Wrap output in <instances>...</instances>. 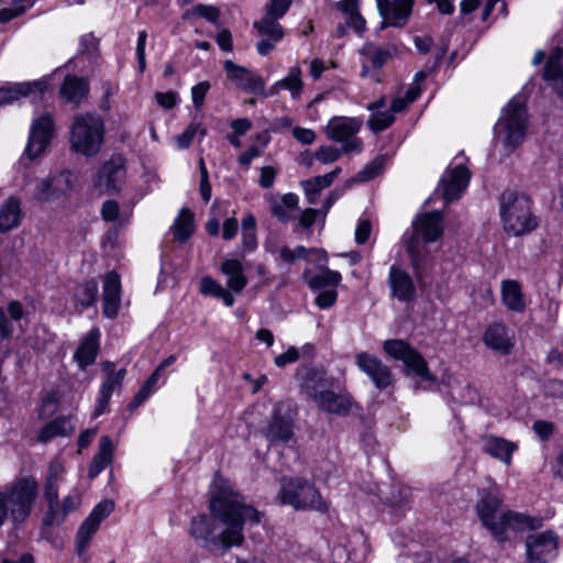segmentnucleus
<instances>
[{"instance_id": "29", "label": "nucleus", "mask_w": 563, "mask_h": 563, "mask_svg": "<svg viewBox=\"0 0 563 563\" xmlns=\"http://www.w3.org/2000/svg\"><path fill=\"white\" fill-rule=\"evenodd\" d=\"M282 90H287L290 97L299 99L303 90L302 73L300 67L294 66L288 69L287 75L274 82L267 90V97L278 95Z\"/></svg>"}, {"instance_id": "64", "label": "nucleus", "mask_w": 563, "mask_h": 563, "mask_svg": "<svg viewBox=\"0 0 563 563\" xmlns=\"http://www.w3.org/2000/svg\"><path fill=\"white\" fill-rule=\"evenodd\" d=\"M544 394L547 397H563V382L559 379H550L544 384Z\"/></svg>"}, {"instance_id": "48", "label": "nucleus", "mask_w": 563, "mask_h": 563, "mask_svg": "<svg viewBox=\"0 0 563 563\" xmlns=\"http://www.w3.org/2000/svg\"><path fill=\"white\" fill-rule=\"evenodd\" d=\"M207 133V130L202 126V124L200 123H191L187 126V129L176 135L174 137V141L177 145V148L179 150H185V148H188L194 140V137L199 134L200 137H205Z\"/></svg>"}, {"instance_id": "49", "label": "nucleus", "mask_w": 563, "mask_h": 563, "mask_svg": "<svg viewBox=\"0 0 563 563\" xmlns=\"http://www.w3.org/2000/svg\"><path fill=\"white\" fill-rule=\"evenodd\" d=\"M394 121L395 114L389 109L386 111L373 112L367 121V125L373 132L378 133L389 128Z\"/></svg>"}, {"instance_id": "38", "label": "nucleus", "mask_w": 563, "mask_h": 563, "mask_svg": "<svg viewBox=\"0 0 563 563\" xmlns=\"http://www.w3.org/2000/svg\"><path fill=\"white\" fill-rule=\"evenodd\" d=\"M336 9L346 15V24L356 33L362 34L366 30V21L360 13V0H341Z\"/></svg>"}, {"instance_id": "42", "label": "nucleus", "mask_w": 563, "mask_h": 563, "mask_svg": "<svg viewBox=\"0 0 563 563\" xmlns=\"http://www.w3.org/2000/svg\"><path fill=\"white\" fill-rule=\"evenodd\" d=\"M253 27L262 37L271 38L274 42H280L285 35L284 29L278 19L267 15L262 16L253 23Z\"/></svg>"}, {"instance_id": "18", "label": "nucleus", "mask_w": 563, "mask_h": 563, "mask_svg": "<svg viewBox=\"0 0 563 563\" xmlns=\"http://www.w3.org/2000/svg\"><path fill=\"white\" fill-rule=\"evenodd\" d=\"M223 66L228 78L232 80L238 88L247 93L267 97L265 81L261 76L253 74L243 66L234 64L230 59L225 60Z\"/></svg>"}, {"instance_id": "43", "label": "nucleus", "mask_w": 563, "mask_h": 563, "mask_svg": "<svg viewBox=\"0 0 563 563\" xmlns=\"http://www.w3.org/2000/svg\"><path fill=\"white\" fill-rule=\"evenodd\" d=\"M98 296V283L95 279L85 280L75 289V302L81 308H87L95 303Z\"/></svg>"}, {"instance_id": "6", "label": "nucleus", "mask_w": 563, "mask_h": 563, "mask_svg": "<svg viewBox=\"0 0 563 563\" xmlns=\"http://www.w3.org/2000/svg\"><path fill=\"white\" fill-rule=\"evenodd\" d=\"M499 214L507 234L520 236L537 228L528 197L515 191H505L499 200Z\"/></svg>"}, {"instance_id": "58", "label": "nucleus", "mask_w": 563, "mask_h": 563, "mask_svg": "<svg viewBox=\"0 0 563 563\" xmlns=\"http://www.w3.org/2000/svg\"><path fill=\"white\" fill-rule=\"evenodd\" d=\"M309 254H314L317 256L318 262H320L322 264H327V262H328V256H327V253L324 250H318V249L308 250L302 245H299L296 249H294L295 261L300 260V258H302V260L308 258Z\"/></svg>"}, {"instance_id": "59", "label": "nucleus", "mask_w": 563, "mask_h": 563, "mask_svg": "<svg viewBox=\"0 0 563 563\" xmlns=\"http://www.w3.org/2000/svg\"><path fill=\"white\" fill-rule=\"evenodd\" d=\"M147 40L146 31H140L137 34V43H136V57L139 63V69L141 73L145 70L146 60H145V45Z\"/></svg>"}, {"instance_id": "52", "label": "nucleus", "mask_w": 563, "mask_h": 563, "mask_svg": "<svg viewBox=\"0 0 563 563\" xmlns=\"http://www.w3.org/2000/svg\"><path fill=\"white\" fill-rule=\"evenodd\" d=\"M194 15L206 19L207 21L218 24L220 18V10L210 4H197L191 10Z\"/></svg>"}, {"instance_id": "34", "label": "nucleus", "mask_w": 563, "mask_h": 563, "mask_svg": "<svg viewBox=\"0 0 563 563\" xmlns=\"http://www.w3.org/2000/svg\"><path fill=\"white\" fill-rule=\"evenodd\" d=\"M340 173L341 168L336 167L335 169L325 175L316 176L310 179L302 180L300 185L305 192L307 201L310 205L316 203L320 191L324 188L330 187Z\"/></svg>"}, {"instance_id": "27", "label": "nucleus", "mask_w": 563, "mask_h": 563, "mask_svg": "<svg viewBox=\"0 0 563 563\" xmlns=\"http://www.w3.org/2000/svg\"><path fill=\"white\" fill-rule=\"evenodd\" d=\"M100 330L92 328L81 340L74 353V360L80 369L93 364L99 352Z\"/></svg>"}, {"instance_id": "25", "label": "nucleus", "mask_w": 563, "mask_h": 563, "mask_svg": "<svg viewBox=\"0 0 563 563\" xmlns=\"http://www.w3.org/2000/svg\"><path fill=\"white\" fill-rule=\"evenodd\" d=\"M103 314L109 319L118 316L121 305V279L115 272L103 277Z\"/></svg>"}, {"instance_id": "23", "label": "nucleus", "mask_w": 563, "mask_h": 563, "mask_svg": "<svg viewBox=\"0 0 563 563\" xmlns=\"http://www.w3.org/2000/svg\"><path fill=\"white\" fill-rule=\"evenodd\" d=\"M391 296L401 302H410L416 296V287L411 276L401 267L391 265L388 274Z\"/></svg>"}, {"instance_id": "56", "label": "nucleus", "mask_w": 563, "mask_h": 563, "mask_svg": "<svg viewBox=\"0 0 563 563\" xmlns=\"http://www.w3.org/2000/svg\"><path fill=\"white\" fill-rule=\"evenodd\" d=\"M210 89V82L205 80L191 88V99L195 108L200 110L203 106L205 98Z\"/></svg>"}, {"instance_id": "62", "label": "nucleus", "mask_w": 563, "mask_h": 563, "mask_svg": "<svg viewBox=\"0 0 563 563\" xmlns=\"http://www.w3.org/2000/svg\"><path fill=\"white\" fill-rule=\"evenodd\" d=\"M382 164L377 161L365 166L356 176L358 181H367L375 178L380 173Z\"/></svg>"}, {"instance_id": "54", "label": "nucleus", "mask_w": 563, "mask_h": 563, "mask_svg": "<svg viewBox=\"0 0 563 563\" xmlns=\"http://www.w3.org/2000/svg\"><path fill=\"white\" fill-rule=\"evenodd\" d=\"M114 509V504L112 500L106 499L97 504L91 512L89 514V517L97 520L98 523H101L102 520H104Z\"/></svg>"}, {"instance_id": "15", "label": "nucleus", "mask_w": 563, "mask_h": 563, "mask_svg": "<svg viewBox=\"0 0 563 563\" xmlns=\"http://www.w3.org/2000/svg\"><path fill=\"white\" fill-rule=\"evenodd\" d=\"M54 133V122L49 114L35 119L31 125L25 154L34 159L42 155L49 144Z\"/></svg>"}, {"instance_id": "7", "label": "nucleus", "mask_w": 563, "mask_h": 563, "mask_svg": "<svg viewBox=\"0 0 563 563\" xmlns=\"http://www.w3.org/2000/svg\"><path fill=\"white\" fill-rule=\"evenodd\" d=\"M277 498L282 505L291 506L296 510H314L327 512L330 504L316 486L302 478H289L282 483Z\"/></svg>"}, {"instance_id": "28", "label": "nucleus", "mask_w": 563, "mask_h": 563, "mask_svg": "<svg viewBox=\"0 0 563 563\" xmlns=\"http://www.w3.org/2000/svg\"><path fill=\"white\" fill-rule=\"evenodd\" d=\"M544 79L563 101V51L554 48L545 64Z\"/></svg>"}, {"instance_id": "44", "label": "nucleus", "mask_w": 563, "mask_h": 563, "mask_svg": "<svg viewBox=\"0 0 563 563\" xmlns=\"http://www.w3.org/2000/svg\"><path fill=\"white\" fill-rule=\"evenodd\" d=\"M194 232V217L189 210H181L173 225L174 238L184 243Z\"/></svg>"}, {"instance_id": "16", "label": "nucleus", "mask_w": 563, "mask_h": 563, "mask_svg": "<svg viewBox=\"0 0 563 563\" xmlns=\"http://www.w3.org/2000/svg\"><path fill=\"white\" fill-rule=\"evenodd\" d=\"M358 369L364 373L378 389L389 387L394 382L390 368L373 354L361 352L355 355Z\"/></svg>"}, {"instance_id": "32", "label": "nucleus", "mask_w": 563, "mask_h": 563, "mask_svg": "<svg viewBox=\"0 0 563 563\" xmlns=\"http://www.w3.org/2000/svg\"><path fill=\"white\" fill-rule=\"evenodd\" d=\"M220 271L228 277L227 286L234 292H241L247 285L244 267L241 261L228 258L221 263Z\"/></svg>"}, {"instance_id": "22", "label": "nucleus", "mask_w": 563, "mask_h": 563, "mask_svg": "<svg viewBox=\"0 0 563 563\" xmlns=\"http://www.w3.org/2000/svg\"><path fill=\"white\" fill-rule=\"evenodd\" d=\"M47 89V81L44 79L8 84L0 88V106L9 104L20 100L22 97H40Z\"/></svg>"}, {"instance_id": "41", "label": "nucleus", "mask_w": 563, "mask_h": 563, "mask_svg": "<svg viewBox=\"0 0 563 563\" xmlns=\"http://www.w3.org/2000/svg\"><path fill=\"white\" fill-rule=\"evenodd\" d=\"M102 368L107 373V378L103 380L99 393L109 396L111 398L114 390L120 389L122 382L126 375V369H115L114 364L111 362L102 363Z\"/></svg>"}, {"instance_id": "61", "label": "nucleus", "mask_w": 563, "mask_h": 563, "mask_svg": "<svg viewBox=\"0 0 563 563\" xmlns=\"http://www.w3.org/2000/svg\"><path fill=\"white\" fill-rule=\"evenodd\" d=\"M292 136L303 145H310L316 141V133L311 129L295 126L292 129Z\"/></svg>"}, {"instance_id": "13", "label": "nucleus", "mask_w": 563, "mask_h": 563, "mask_svg": "<svg viewBox=\"0 0 563 563\" xmlns=\"http://www.w3.org/2000/svg\"><path fill=\"white\" fill-rule=\"evenodd\" d=\"M308 397L317 407L327 413L344 417L353 407V399L347 393H335L331 389H318L314 386H306Z\"/></svg>"}, {"instance_id": "47", "label": "nucleus", "mask_w": 563, "mask_h": 563, "mask_svg": "<svg viewBox=\"0 0 563 563\" xmlns=\"http://www.w3.org/2000/svg\"><path fill=\"white\" fill-rule=\"evenodd\" d=\"M159 378L161 377L157 373H152L129 404V409L131 411L139 408L156 390Z\"/></svg>"}, {"instance_id": "2", "label": "nucleus", "mask_w": 563, "mask_h": 563, "mask_svg": "<svg viewBox=\"0 0 563 563\" xmlns=\"http://www.w3.org/2000/svg\"><path fill=\"white\" fill-rule=\"evenodd\" d=\"M501 498L496 488L481 494L476 505L477 516L483 526L492 534L503 540L508 530H526L540 528L542 522L537 517H530L511 510H500Z\"/></svg>"}, {"instance_id": "50", "label": "nucleus", "mask_w": 563, "mask_h": 563, "mask_svg": "<svg viewBox=\"0 0 563 563\" xmlns=\"http://www.w3.org/2000/svg\"><path fill=\"white\" fill-rule=\"evenodd\" d=\"M420 93H421V90L417 85L410 87L406 91L404 97H397L393 100L391 106H390L391 112L395 114V113H399V112L404 111L410 103H412L413 101L417 100V98L420 96Z\"/></svg>"}, {"instance_id": "51", "label": "nucleus", "mask_w": 563, "mask_h": 563, "mask_svg": "<svg viewBox=\"0 0 563 563\" xmlns=\"http://www.w3.org/2000/svg\"><path fill=\"white\" fill-rule=\"evenodd\" d=\"M342 153H344L342 148L332 145H322L316 151L314 157L322 164H331L336 162Z\"/></svg>"}, {"instance_id": "10", "label": "nucleus", "mask_w": 563, "mask_h": 563, "mask_svg": "<svg viewBox=\"0 0 563 563\" xmlns=\"http://www.w3.org/2000/svg\"><path fill=\"white\" fill-rule=\"evenodd\" d=\"M386 354L396 361H401L407 369V374H415L423 380L435 382V377L430 373L427 361L411 345L402 340H386L383 344Z\"/></svg>"}, {"instance_id": "36", "label": "nucleus", "mask_w": 563, "mask_h": 563, "mask_svg": "<svg viewBox=\"0 0 563 563\" xmlns=\"http://www.w3.org/2000/svg\"><path fill=\"white\" fill-rule=\"evenodd\" d=\"M113 457V444L109 437L103 435L99 441L98 453L93 456L88 476L90 479L96 478L108 465L111 464Z\"/></svg>"}, {"instance_id": "35", "label": "nucleus", "mask_w": 563, "mask_h": 563, "mask_svg": "<svg viewBox=\"0 0 563 563\" xmlns=\"http://www.w3.org/2000/svg\"><path fill=\"white\" fill-rule=\"evenodd\" d=\"M517 448L516 443L498 437L490 435L484 440V451L490 456L500 460L507 466L511 464V456Z\"/></svg>"}, {"instance_id": "26", "label": "nucleus", "mask_w": 563, "mask_h": 563, "mask_svg": "<svg viewBox=\"0 0 563 563\" xmlns=\"http://www.w3.org/2000/svg\"><path fill=\"white\" fill-rule=\"evenodd\" d=\"M500 299L508 311L522 313L527 308V298L518 280L504 279L500 283Z\"/></svg>"}, {"instance_id": "19", "label": "nucleus", "mask_w": 563, "mask_h": 563, "mask_svg": "<svg viewBox=\"0 0 563 563\" xmlns=\"http://www.w3.org/2000/svg\"><path fill=\"white\" fill-rule=\"evenodd\" d=\"M125 175V161L122 156H112L100 167L96 186L100 191L112 194L121 188Z\"/></svg>"}, {"instance_id": "39", "label": "nucleus", "mask_w": 563, "mask_h": 563, "mask_svg": "<svg viewBox=\"0 0 563 563\" xmlns=\"http://www.w3.org/2000/svg\"><path fill=\"white\" fill-rule=\"evenodd\" d=\"M75 427L70 418L59 417L47 422L38 432V441L47 442L56 437H66L74 431Z\"/></svg>"}, {"instance_id": "46", "label": "nucleus", "mask_w": 563, "mask_h": 563, "mask_svg": "<svg viewBox=\"0 0 563 563\" xmlns=\"http://www.w3.org/2000/svg\"><path fill=\"white\" fill-rule=\"evenodd\" d=\"M307 284L312 289H320L327 286H338L342 279L341 274L336 271L325 269L322 273L314 275L310 278L307 273L303 274Z\"/></svg>"}, {"instance_id": "40", "label": "nucleus", "mask_w": 563, "mask_h": 563, "mask_svg": "<svg viewBox=\"0 0 563 563\" xmlns=\"http://www.w3.org/2000/svg\"><path fill=\"white\" fill-rule=\"evenodd\" d=\"M299 198L296 194L288 192L282 196L279 200L272 202V214L280 222H288L292 216L291 211L298 207Z\"/></svg>"}, {"instance_id": "4", "label": "nucleus", "mask_w": 563, "mask_h": 563, "mask_svg": "<svg viewBox=\"0 0 563 563\" xmlns=\"http://www.w3.org/2000/svg\"><path fill=\"white\" fill-rule=\"evenodd\" d=\"M527 128L525 98L518 95L503 108L494 128L495 141L501 144L505 156L510 155L522 143Z\"/></svg>"}, {"instance_id": "30", "label": "nucleus", "mask_w": 563, "mask_h": 563, "mask_svg": "<svg viewBox=\"0 0 563 563\" xmlns=\"http://www.w3.org/2000/svg\"><path fill=\"white\" fill-rule=\"evenodd\" d=\"M362 59V71L361 76L366 78L369 76V64L374 68H382L391 58L393 52L388 47L377 46L372 43H367L360 51Z\"/></svg>"}, {"instance_id": "1", "label": "nucleus", "mask_w": 563, "mask_h": 563, "mask_svg": "<svg viewBox=\"0 0 563 563\" xmlns=\"http://www.w3.org/2000/svg\"><path fill=\"white\" fill-rule=\"evenodd\" d=\"M210 516L198 515L191 519L189 533L197 544L210 552L225 553L244 542V528L261 522L263 514L246 504L231 488L216 493L209 503Z\"/></svg>"}, {"instance_id": "9", "label": "nucleus", "mask_w": 563, "mask_h": 563, "mask_svg": "<svg viewBox=\"0 0 563 563\" xmlns=\"http://www.w3.org/2000/svg\"><path fill=\"white\" fill-rule=\"evenodd\" d=\"M363 122L358 118L351 117H333L324 126V133L329 140L342 143L344 153H361L363 142L357 137Z\"/></svg>"}, {"instance_id": "57", "label": "nucleus", "mask_w": 563, "mask_h": 563, "mask_svg": "<svg viewBox=\"0 0 563 563\" xmlns=\"http://www.w3.org/2000/svg\"><path fill=\"white\" fill-rule=\"evenodd\" d=\"M200 169V194L202 199L208 202L211 199V186L208 178V170L203 158L199 159Z\"/></svg>"}, {"instance_id": "24", "label": "nucleus", "mask_w": 563, "mask_h": 563, "mask_svg": "<svg viewBox=\"0 0 563 563\" xmlns=\"http://www.w3.org/2000/svg\"><path fill=\"white\" fill-rule=\"evenodd\" d=\"M485 345L501 354H509L515 345L514 334L503 322L490 323L483 335Z\"/></svg>"}, {"instance_id": "3", "label": "nucleus", "mask_w": 563, "mask_h": 563, "mask_svg": "<svg viewBox=\"0 0 563 563\" xmlns=\"http://www.w3.org/2000/svg\"><path fill=\"white\" fill-rule=\"evenodd\" d=\"M38 483L34 476L16 478L0 490V527L7 519L14 525L25 522L38 497Z\"/></svg>"}, {"instance_id": "31", "label": "nucleus", "mask_w": 563, "mask_h": 563, "mask_svg": "<svg viewBox=\"0 0 563 563\" xmlns=\"http://www.w3.org/2000/svg\"><path fill=\"white\" fill-rule=\"evenodd\" d=\"M66 467L60 459L49 462L44 482V499L45 501H55L56 495L59 494V487L65 479Z\"/></svg>"}, {"instance_id": "5", "label": "nucleus", "mask_w": 563, "mask_h": 563, "mask_svg": "<svg viewBox=\"0 0 563 563\" xmlns=\"http://www.w3.org/2000/svg\"><path fill=\"white\" fill-rule=\"evenodd\" d=\"M104 121L96 113H81L74 118L69 132L70 148L86 157L97 155L104 142Z\"/></svg>"}, {"instance_id": "12", "label": "nucleus", "mask_w": 563, "mask_h": 563, "mask_svg": "<svg viewBox=\"0 0 563 563\" xmlns=\"http://www.w3.org/2000/svg\"><path fill=\"white\" fill-rule=\"evenodd\" d=\"M296 412L289 404L275 406L272 418L264 429V435L271 443L288 442L294 437Z\"/></svg>"}, {"instance_id": "20", "label": "nucleus", "mask_w": 563, "mask_h": 563, "mask_svg": "<svg viewBox=\"0 0 563 563\" xmlns=\"http://www.w3.org/2000/svg\"><path fill=\"white\" fill-rule=\"evenodd\" d=\"M470 178L471 173L463 164L445 170L441 178V190L446 203L462 196L468 186Z\"/></svg>"}, {"instance_id": "21", "label": "nucleus", "mask_w": 563, "mask_h": 563, "mask_svg": "<svg viewBox=\"0 0 563 563\" xmlns=\"http://www.w3.org/2000/svg\"><path fill=\"white\" fill-rule=\"evenodd\" d=\"M47 511L43 522L45 526L60 525L66 517L77 510L81 505V496L78 493L66 495L59 500V494L56 495L55 501H46Z\"/></svg>"}, {"instance_id": "63", "label": "nucleus", "mask_w": 563, "mask_h": 563, "mask_svg": "<svg viewBox=\"0 0 563 563\" xmlns=\"http://www.w3.org/2000/svg\"><path fill=\"white\" fill-rule=\"evenodd\" d=\"M338 292L334 289L321 291L316 297V305L321 309L332 307L336 301Z\"/></svg>"}, {"instance_id": "17", "label": "nucleus", "mask_w": 563, "mask_h": 563, "mask_svg": "<svg viewBox=\"0 0 563 563\" xmlns=\"http://www.w3.org/2000/svg\"><path fill=\"white\" fill-rule=\"evenodd\" d=\"M415 0H376L382 27H402L411 15Z\"/></svg>"}, {"instance_id": "55", "label": "nucleus", "mask_w": 563, "mask_h": 563, "mask_svg": "<svg viewBox=\"0 0 563 563\" xmlns=\"http://www.w3.org/2000/svg\"><path fill=\"white\" fill-rule=\"evenodd\" d=\"M223 289L224 287L210 276H205L200 280V292L205 296L218 298Z\"/></svg>"}, {"instance_id": "45", "label": "nucleus", "mask_w": 563, "mask_h": 563, "mask_svg": "<svg viewBox=\"0 0 563 563\" xmlns=\"http://www.w3.org/2000/svg\"><path fill=\"white\" fill-rule=\"evenodd\" d=\"M99 526L100 523H98L97 520L95 521V519L90 518L89 516L80 525L76 536L77 551L79 554L86 550L91 537L99 529Z\"/></svg>"}, {"instance_id": "53", "label": "nucleus", "mask_w": 563, "mask_h": 563, "mask_svg": "<svg viewBox=\"0 0 563 563\" xmlns=\"http://www.w3.org/2000/svg\"><path fill=\"white\" fill-rule=\"evenodd\" d=\"M291 3L292 0H271L266 5V12L264 15L280 19L286 14Z\"/></svg>"}, {"instance_id": "11", "label": "nucleus", "mask_w": 563, "mask_h": 563, "mask_svg": "<svg viewBox=\"0 0 563 563\" xmlns=\"http://www.w3.org/2000/svg\"><path fill=\"white\" fill-rule=\"evenodd\" d=\"M76 176L70 170H63L40 179L32 197L37 202H53L73 190Z\"/></svg>"}, {"instance_id": "33", "label": "nucleus", "mask_w": 563, "mask_h": 563, "mask_svg": "<svg viewBox=\"0 0 563 563\" xmlns=\"http://www.w3.org/2000/svg\"><path fill=\"white\" fill-rule=\"evenodd\" d=\"M22 218L21 201L15 197H9L0 206V232L19 227Z\"/></svg>"}, {"instance_id": "60", "label": "nucleus", "mask_w": 563, "mask_h": 563, "mask_svg": "<svg viewBox=\"0 0 563 563\" xmlns=\"http://www.w3.org/2000/svg\"><path fill=\"white\" fill-rule=\"evenodd\" d=\"M155 100L164 109H173L179 101L178 93L174 91L156 92Z\"/></svg>"}, {"instance_id": "37", "label": "nucleus", "mask_w": 563, "mask_h": 563, "mask_svg": "<svg viewBox=\"0 0 563 563\" xmlns=\"http://www.w3.org/2000/svg\"><path fill=\"white\" fill-rule=\"evenodd\" d=\"M88 82L77 76H67L60 87V97L69 103L78 104L88 93Z\"/></svg>"}, {"instance_id": "8", "label": "nucleus", "mask_w": 563, "mask_h": 563, "mask_svg": "<svg viewBox=\"0 0 563 563\" xmlns=\"http://www.w3.org/2000/svg\"><path fill=\"white\" fill-rule=\"evenodd\" d=\"M413 236L407 242V252L415 266L420 265L422 256L418 244L419 241L433 243L438 241L444 231L443 214L440 211L423 212L412 221Z\"/></svg>"}, {"instance_id": "14", "label": "nucleus", "mask_w": 563, "mask_h": 563, "mask_svg": "<svg viewBox=\"0 0 563 563\" xmlns=\"http://www.w3.org/2000/svg\"><path fill=\"white\" fill-rule=\"evenodd\" d=\"M559 537L549 530L527 537L526 550L530 563H548L558 554Z\"/></svg>"}]
</instances>
